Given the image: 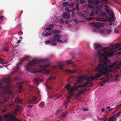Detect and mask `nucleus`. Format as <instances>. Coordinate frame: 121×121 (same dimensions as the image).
<instances>
[{
    "label": "nucleus",
    "mask_w": 121,
    "mask_h": 121,
    "mask_svg": "<svg viewBox=\"0 0 121 121\" xmlns=\"http://www.w3.org/2000/svg\"><path fill=\"white\" fill-rule=\"evenodd\" d=\"M94 45L95 50L97 51L99 56L100 61H101V59H102L103 57H109L113 56L114 52L117 50H116V48L114 46L115 44L112 45L113 48L111 49L110 50L107 51H106V48H103L100 45L94 43Z\"/></svg>",
    "instance_id": "1"
},
{
    "label": "nucleus",
    "mask_w": 121,
    "mask_h": 121,
    "mask_svg": "<svg viewBox=\"0 0 121 121\" xmlns=\"http://www.w3.org/2000/svg\"><path fill=\"white\" fill-rule=\"evenodd\" d=\"M96 69L97 71L99 73H96L94 76L91 77L90 78L91 80H94L96 79L99 78L101 76L104 75V72L103 71L100 63L99 64L97 68Z\"/></svg>",
    "instance_id": "2"
},
{
    "label": "nucleus",
    "mask_w": 121,
    "mask_h": 121,
    "mask_svg": "<svg viewBox=\"0 0 121 121\" xmlns=\"http://www.w3.org/2000/svg\"><path fill=\"white\" fill-rule=\"evenodd\" d=\"M104 58L103 62L105 66L108 67L109 69H112L115 66L116 64L114 63L112 64L111 62L108 59L109 57H103Z\"/></svg>",
    "instance_id": "3"
},
{
    "label": "nucleus",
    "mask_w": 121,
    "mask_h": 121,
    "mask_svg": "<svg viewBox=\"0 0 121 121\" xmlns=\"http://www.w3.org/2000/svg\"><path fill=\"white\" fill-rule=\"evenodd\" d=\"M16 116L13 115L11 112H9L7 114H5L4 115V118H9L10 119H12L15 121H21V120L19 118L16 119Z\"/></svg>",
    "instance_id": "4"
},
{
    "label": "nucleus",
    "mask_w": 121,
    "mask_h": 121,
    "mask_svg": "<svg viewBox=\"0 0 121 121\" xmlns=\"http://www.w3.org/2000/svg\"><path fill=\"white\" fill-rule=\"evenodd\" d=\"M100 58L99 59V62L101 65V67L104 73V74L105 75H108L109 72H112L113 70L112 69H108L107 68L105 67L102 61V59H101V61H100Z\"/></svg>",
    "instance_id": "5"
},
{
    "label": "nucleus",
    "mask_w": 121,
    "mask_h": 121,
    "mask_svg": "<svg viewBox=\"0 0 121 121\" xmlns=\"http://www.w3.org/2000/svg\"><path fill=\"white\" fill-rule=\"evenodd\" d=\"M37 63V61L36 59H33L32 61L29 63L26 67V70L28 71H30L31 70V68L35 65Z\"/></svg>",
    "instance_id": "6"
},
{
    "label": "nucleus",
    "mask_w": 121,
    "mask_h": 121,
    "mask_svg": "<svg viewBox=\"0 0 121 121\" xmlns=\"http://www.w3.org/2000/svg\"><path fill=\"white\" fill-rule=\"evenodd\" d=\"M89 24L91 26H94L95 28L97 29L99 28V27H103L105 25L104 23L99 22L94 23V22H92L89 23Z\"/></svg>",
    "instance_id": "7"
},
{
    "label": "nucleus",
    "mask_w": 121,
    "mask_h": 121,
    "mask_svg": "<svg viewBox=\"0 0 121 121\" xmlns=\"http://www.w3.org/2000/svg\"><path fill=\"white\" fill-rule=\"evenodd\" d=\"M62 35L60 34H56L54 36V39L56 40V41L58 43H62L64 42L62 41V40H60V38L62 37Z\"/></svg>",
    "instance_id": "8"
},
{
    "label": "nucleus",
    "mask_w": 121,
    "mask_h": 121,
    "mask_svg": "<svg viewBox=\"0 0 121 121\" xmlns=\"http://www.w3.org/2000/svg\"><path fill=\"white\" fill-rule=\"evenodd\" d=\"M56 40L53 39L50 40L45 41V43L46 44H50L51 45H55L56 44V43L55 42Z\"/></svg>",
    "instance_id": "9"
},
{
    "label": "nucleus",
    "mask_w": 121,
    "mask_h": 121,
    "mask_svg": "<svg viewBox=\"0 0 121 121\" xmlns=\"http://www.w3.org/2000/svg\"><path fill=\"white\" fill-rule=\"evenodd\" d=\"M72 63L71 60H67L64 62L60 63L59 64V66H60V67L61 68H62V66L63 65H65L69 64H72Z\"/></svg>",
    "instance_id": "10"
},
{
    "label": "nucleus",
    "mask_w": 121,
    "mask_h": 121,
    "mask_svg": "<svg viewBox=\"0 0 121 121\" xmlns=\"http://www.w3.org/2000/svg\"><path fill=\"white\" fill-rule=\"evenodd\" d=\"M84 76H79L77 78V81L78 82V83H82L81 82V80L82 79H84L85 80H86V78Z\"/></svg>",
    "instance_id": "11"
},
{
    "label": "nucleus",
    "mask_w": 121,
    "mask_h": 121,
    "mask_svg": "<svg viewBox=\"0 0 121 121\" xmlns=\"http://www.w3.org/2000/svg\"><path fill=\"white\" fill-rule=\"evenodd\" d=\"M9 99V96L7 95L5 96H4L3 98V103H5V102L8 101Z\"/></svg>",
    "instance_id": "12"
},
{
    "label": "nucleus",
    "mask_w": 121,
    "mask_h": 121,
    "mask_svg": "<svg viewBox=\"0 0 121 121\" xmlns=\"http://www.w3.org/2000/svg\"><path fill=\"white\" fill-rule=\"evenodd\" d=\"M20 65L19 64V63H18L17 64L16 66L14 69V71H13L12 73V74L13 73L15 72L19 68Z\"/></svg>",
    "instance_id": "13"
},
{
    "label": "nucleus",
    "mask_w": 121,
    "mask_h": 121,
    "mask_svg": "<svg viewBox=\"0 0 121 121\" xmlns=\"http://www.w3.org/2000/svg\"><path fill=\"white\" fill-rule=\"evenodd\" d=\"M116 50H121V46L118 44H116L114 45Z\"/></svg>",
    "instance_id": "14"
},
{
    "label": "nucleus",
    "mask_w": 121,
    "mask_h": 121,
    "mask_svg": "<svg viewBox=\"0 0 121 121\" xmlns=\"http://www.w3.org/2000/svg\"><path fill=\"white\" fill-rule=\"evenodd\" d=\"M105 78H102L101 80H103V83H105L106 82H108V78H107L105 79Z\"/></svg>",
    "instance_id": "15"
},
{
    "label": "nucleus",
    "mask_w": 121,
    "mask_h": 121,
    "mask_svg": "<svg viewBox=\"0 0 121 121\" xmlns=\"http://www.w3.org/2000/svg\"><path fill=\"white\" fill-rule=\"evenodd\" d=\"M99 2L98 0H94L93 4H95L96 5L98 6L99 4Z\"/></svg>",
    "instance_id": "16"
},
{
    "label": "nucleus",
    "mask_w": 121,
    "mask_h": 121,
    "mask_svg": "<svg viewBox=\"0 0 121 121\" xmlns=\"http://www.w3.org/2000/svg\"><path fill=\"white\" fill-rule=\"evenodd\" d=\"M21 108L19 107L15 109V111L16 112H20L21 111Z\"/></svg>",
    "instance_id": "17"
},
{
    "label": "nucleus",
    "mask_w": 121,
    "mask_h": 121,
    "mask_svg": "<svg viewBox=\"0 0 121 121\" xmlns=\"http://www.w3.org/2000/svg\"><path fill=\"white\" fill-rule=\"evenodd\" d=\"M49 66L48 65H40V67L43 69H46Z\"/></svg>",
    "instance_id": "18"
},
{
    "label": "nucleus",
    "mask_w": 121,
    "mask_h": 121,
    "mask_svg": "<svg viewBox=\"0 0 121 121\" xmlns=\"http://www.w3.org/2000/svg\"><path fill=\"white\" fill-rule=\"evenodd\" d=\"M34 80L36 82H42V80L41 79H38V78H35Z\"/></svg>",
    "instance_id": "19"
},
{
    "label": "nucleus",
    "mask_w": 121,
    "mask_h": 121,
    "mask_svg": "<svg viewBox=\"0 0 121 121\" xmlns=\"http://www.w3.org/2000/svg\"><path fill=\"white\" fill-rule=\"evenodd\" d=\"M39 105L41 106V107H43L44 106V103L43 102H40V103L39 104Z\"/></svg>",
    "instance_id": "20"
},
{
    "label": "nucleus",
    "mask_w": 121,
    "mask_h": 121,
    "mask_svg": "<svg viewBox=\"0 0 121 121\" xmlns=\"http://www.w3.org/2000/svg\"><path fill=\"white\" fill-rule=\"evenodd\" d=\"M70 84H67L65 87L66 89H67L68 91L70 90L69 87H70Z\"/></svg>",
    "instance_id": "21"
},
{
    "label": "nucleus",
    "mask_w": 121,
    "mask_h": 121,
    "mask_svg": "<svg viewBox=\"0 0 121 121\" xmlns=\"http://www.w3.org/2000/svg\"><path fill=\"white\" fill-rule=\"evenodd\" d=\"M103 4L102 2L101 1H99V4H98V6L100 7H103Z\"/></svg>",
    "instance_id": "22"
},
{
    "label": "nucleus",
    "mask_w": 121,
    "mask_h": 121,
    "mask_svg": "<svg viewBox=\"0 0 121 121\" xmlns=\"http://www.w3.org/2000/svg\"><path fill=\"white\" fill-rule=\"evenodd\" d=\"M22 86L21 85H19V86L18 88L19 92H21L22 91Z\"/></svg>",
    "instance_id": "23"
},
{
    "label": "nucleus",
    "mask_w": 121,
    "mask_h": 121,
    "mask_svg": "<svg viewBox=\"0 0 121 121\" xmlns=\"http://www.w3.org/2000/svg\"><path fill=\"white\" fill-rule=\"evenodd\" d=\"M48 79L51 80H54L56 79L55 76H52L51 77H50L48 78Z\"/></svg>",
    "instance_id": "24"
},
{
    "label": "nucleus",
    "mask_w": 121,
    "mask_h": 121,
    "mask_svg": "<svg viewBox=\"0 0 121 121\" xmlns=\"http://www.w3.org/2000/svg\"><path fill=\"white\" fill-rule=\"evenodd\" d=\"M16 42L15 43H14L13 42V40H12L11 41H12V42H13L15 44H17V43H20V42L21 41L20 40H19V41H17V40L16 39Z\"/></svg>",
    "instance_id": "25"
},
{
    "label": "nucleus",
    "mask_w": 121,
    "mask_h": 121,
    "mask_svg": "<svg viewBox=\"0 0 121 121\" xmlns=\"http://www.w3.org/2000/svg\"><path fill=\"white\" fill-rule=\"evenodd\" d=\"M69 3L68 2H64L63 4V6H65L68 5Z\"/></svg>",
    "instance_id": "26"
},
{
    "label": "nucleus",
    "mask_w": 121,
    "mask_h": 121,
    "mask_svg": "<svg viewBox=\"0 0 121 121\" xmlns=\"http://www.w3.org/2000/svg\"><path fill=\"white\" fill-rule=\"evenodd\" d=\"M55 33H60L61 32V31L60 30H58L57 29L55 30L54 31Z\"/></svg>",
    "instance_id": "27"
},
{
    "label": "nucleus",
    "mask_w": 121,
    "mask_h": 121,
    "mask_svg": "<svg viewBox=\"0 0 121 121\" xmlns=\"http://www.w3.org/2000/svg\"><path fill=\"white\" fill-rule=\"evenodd\" d=\"M121 112H118L116 114H115V115H114V116L115 117H119V116L120 115V114L121 113Z\"/></svg>",
    "instance_id": "28"
},
{
    "label": "nucleus",
    "mask_w": 121,
    "mask_h": 121,
    "mask_svg": "<svg viewBox=\"0 0 121 121\" xmlns=\"http://www.w3.org/2000/svg\"><path fill=\"white\" fill-rule=\"evenodd\" d=\"M76 9L78 10H79V4L78 3H77L76 4Z\"/></svg>",
    "instance_id": "29"
},
{
    "label": "nucleus",
    "mask_w": 121,
    "mask_h": 121,
    "mask_svg": "<svg viewBox=\"0 0 121 121\" xmlns=\"http://www.w3.org/2000/svg\"><path fill=\"white\" fill-rule=\"evenodd\" d=\"M4 18V17L3 15H0V21L3 20V19Z\"/></svg>",
    "instance_id": "30"
},
{
    "label": "nucleus",
    "mask_w": 121,
    "mask_h": 121,
    "mask_svg": "<svg viewBox=\"0 0 121 121\" xmlns=\"http://www.w3.org/2000/svg\"><path fill=\"white\" fill-rule=\"evenodd\" d=\"M86 3V2L85 0H80V3L81 4H84Z\"/></svg>",
    "instance_id": "31"
},
{
    "label": "nucleus",
    "mask_w": 121,
    "mask_h": 121,
    "mask_svg": "<svg viewBox=\"0 0 121 121\" xmlns=\"http://www.w3.org/2000/svg\"><path fill=\"white\" fill-rule=\"evenodd\" d=\"M16 100L19 103L21 102L22 101L19 98H17V99H16Z\"/></svg>",
    "instance_id": "32"
},
{
    "label": "nucleus",
    "mask_w": 121,
    "mask_h": 121,
    "mask_svg": "<svg viewBox=\"0 0 121 121\" xmlns=\"http://www.w3.org/2000/svg\"><path fill=\"white\" fill-rule=\"evenodd\" d=\"M88 82H86L85 83H84V84L83 85V87H85L86 86H87V84H88Z\"/></svg>",
    "instance_id": "33"
},
{
    "label": "nucleus",
    "mask_w": 121,
    "mask_h": 121,
    "mask_svg": "<svg viewBox=\"0 0 121 121\" xmlns=\"http://www.w3.org/2000/svg\"><path fill=\"white\" fill-rule=\"evenodd\" d=\"M9 49V47L8 46H7L6 47H5L4 49L6 51H8Z\"/></svg>",
    "instance_id": "34"
},
{
    "label": "nucleus",
    "mask_w": 121,
    "mask_h": 121,
    "mask_svg": "<svg viewBox=\"0 0 121 121\" xmlns=\"http://www.w3.org/2000/svg\"><path fill=\"white\" fill-rule=\"evenodd\" d=\"M51 33H47L45 35L46 37H47L48 36H49L51 35Z\"/></svg>",
    "instance_id": "35"
},
{
    "label": "nucleus",
    "mask_w": 121,
    "mask_h": 121,
    "mask_svg": "<svg viewBox=\"0 0 121 121\" xmlns=\"http://www.w3.org/2000/svg\"><path fill=\"white\" fill-rule=\"evenodd\" d=\"M67 71L69 72H70L72 73H75L76 72V71H75L70 70H68Z\"/></svg>",
    "instance_id": "36"
},
{
    "label": "nucleus",
    "mask_w": 121,
    "mask_h": 121,
    "mask_svg": "<svg viewBox=\"0 0 121 121\" xmlns=\"http://www.w3.org/2000/svg\"><path fill=\"white\" fill-rule=\"evenodd\" d=\"M114 32L116 33H118L119 32V31L117 29L115 28L114 30Z\"/></svg>",
    "instance_id": "37"
},
{
    "label": "nucleus",
    "mask_w": 121,
    "mask_h": 121,
    "mask_svg": "<svg viewBox=\"0 0 121 121\" xmlns=\"http://www.w3.org/2000/svg\"><path fill=\"white\" fill-rule=\"evenodd\" d=\"M88 6L90 8L92 9L94 8L93 6L90 4H88Z\"/></svg>",
    "instance_id": "38"
},
{
    "label": "nucleus",
    "mask_w": 121,
    "mask_h": 121,
    "mask_svg": "<svg viewBox=\"0 0 121 121\" xmlns=\"http://www.w3.org/2000/svg\"><path fill=\"white\" fill-rule=\"evenodd\" d=\"M94 18V17H90L88 18L87 20H92Z\"/></svg>",
    "instance_id": "39"
},
{
    "label": "nucleus",
    "mask_w": 121,
    "mask_h": 121,
    "mask_svg": "<svg viewBox=\"0 0 121 121\" xmlns=\"http://www.w3.org/2000/svg\"><path fill=\"white\" fill-rule=\"evenodd\" d=\"M4 61H4L2 59L0 58V62L2 63L3 64H4L5 63H6V62L4 63Z\"/></svg>",
    "instance_id": "40"
},
{
    "label": "nucleus",
    "mask_w": 121,
    "mask_h": 121,
    "mask_svg": "<svg viewBox=\"0 0 121 121\" xmlns=\"http://www.w3.org/2000/svg\"><path fill=\"white\" fill-rule=\"evenodd\" d=\"M71 89L73 91H76V89L75 87L74 86H73L72 87Z\"/></svg>",
    "instance_id": "41"
},
{
    "label": "nucleus",
    "mask_w": 121,
    "mask_h": 121,
    "mask_svg": "<svg viewBox=\"0 0 121 121\" xmlns=\"http://www.w3.org/2000/svg\"><path fill=\"white\" fill-rule=\"evenodd\" d=\"M88 2L91 4H93L94 0H88Z\"/></svg>",
    "instance_id": "42"
},
{
    "label": "nucleus",
    "mask_w": 121,
    "mask_h": 121,
    "mask_svg": "<svg viewBox=\"0 0 121 121\" xmlns=\"http://www.w3.org/2000/svg\"><path fill=\"white\" fill-rule=\"evenodd\" d=\"M65 9V10L66 11H69V8L67 7H66Z\"/></svg>",
    "instance_id": "43"
},
{
    "label": "nucleus",
    "mask_w": 121,
    "mask_h": 121,
    "mask_svg": "<svg viewBox=\"0 0 121 121\" xmlns=\"http://www.w3.org/2000/svg\"><path fill=\"white\" fill-rule=\"evenodd\" d=\"M112 31V30L111 29H109L107 30V33L109 34Z\"/></svg>",
    "instance_id": "44"
},
{
    "label": "nucleus",
    "mask_w": 121,
    "mask_h": 121,
    "mask_svg": "<svg viewBox=\"0 0 121 121\" xmlns=\"http://www.w3.org/2000/svg\"><path fill=\"white\" fill-rule=\"evenodd\" d=\"M75 15V13L73 11L72 12V15H71V16H72L71 17L73 18V17H74V16Z\"/></svg>",
    "instance_id": "45"
},
{
    "label": "nucleus",
    "mask_w": 121,
    "mask_h": 121,
    "mask_svg": "<svg viewBox=\"0 0 121 121\" xmlns=\"http://www.w3.org/2000/svg\"><path fill=\"white\" fill-rule=\"evenodd\" d=\"M67 15V13L66 12L63 13V17H65Z\"/></svg>",
    "instance_id": "46"
},
{
    "label": "nucleus",
    "mask_w": 121,
    "mask_h": 121,
    "mask_svg": "<svg viewBox=\"0 0 121 121\" xmlns=\"http://www.w3.org/2000/svg\"><path fill=\"white\" fill-rule=\"evenodd\" d=\"M105 9L106 10V12L107 13H108L109 14L110 13V11L108 9L106 8Z\"/></svg>",
    "instance_id": "47"
},
{
    "label": "nucleus",
    "mask_w": 121,
    "mask_h": 121,
    "mask_svg": "<svg viewBox=\"0 0 121 121\" xmlns=\"http://www.w3.org/2000/svg\"><path fill=\"white\" fill-rule=\"evenodd\" d=\"M48 27L50 28L53 27H54V25L53 24H51L49 25Z\"/></svg>",
    "instance_id": "48"
},
{
    "label": "nucleus",
    "mask_w": 121,
    "mask_h": 121,
    "mask_svg": "<svg viewBox=\"0 0 121 121\" xmlns=\"http://www.w3.org/2000/svg\"><path fill=\"white\" fill-rule=\"evenodd\" d=\"M74 5V4L73 3H71L69 4V6L71 7H72Z\"/></svg>",
    "instance_id": "49"
},
{
    "label": "nucleus",
    "mask_w": 121,
    "mask_h": 121,
    "mask_svg": "<svg viewBox=\"0 0 121 121\" xmlns=\"http://www.w3.org/2000/svg\"><path fill=\"white\" fill-rule=\"evenodd\" d=\"M108 121H113V118L112 117L109 118Z\"/></svg>",
    "instance_id": "50"
},
{
    "label": "nucleus",
    "mask_w": 121,
    "mask_h": 121,
    "mask_svg": "<svg viewBox=\"0 0 121 121\" xmlns=\"http://www.w3.org/2000/svg\"><path fill=\"white\" fill-rule=\"evenodd\" d=\"M59 22L60 23H64V20L62 19H60V21Z\"/></svg>",
    "instance_id": "51"
},
{
    "label": "nucleus",
    "mask_w": 121,
    "mask_h": 121,
    "mask_svg": "<svg viewBox=\"0 0 121 121\" xmlns=\"http://www.w3.org/2000/svg\"><path fill=\"white\" fill-rule=\"evenodd\" d=\"M86 79V82H88V83H89L90 82L92 81L93 80H91V79Z\"/></svg>",
    "instance_id": "52"
},
{
    "label": "nucleus",
    "mask_w": 121,
    "mask_h": 121,
    "mask_svg": "<svg viewBox=\"0 0 121 121\" xmlns=\"http://www.w3.org/2000/svg\"><path fill=\"white\" fill-rule=\"evenodd\" d=\"M24 60H22V59L21 60V61H20V62H19V64H20V65H21L22 62L24 61Z\"/></svg>",
    "instance_id": "53"
},
{
    "label": "nucleus",
    "mask_w": 121,
    "mask_h": 121,
    "mask_svg": "<svg viewBox=\"0 0 121 121\" xmlns=\"http://www.w3.org/2000/svg\"><path fill=\"white\" fill-rule=\"evenodd\" d=\"M69 91H70V93L71 94L73 93V91L71 89H70V90Z\"/></svg>",
    "instance_id": "54"
},
{
    "label": "nucleus",
    "mask_w": 121,
    "mask_h": 121,
    "mask_svg": "<svg viewBox=\"0 0 121 121\" xmlns=\"http://www.w3.org/2000/svg\"><path fill=\"white\" fill-rule=\"evenodd\" d=\"M50 70H48L46 71L45 73H46L48 74L50 72Z\"/></svg>",
    "instance_id": "55"
},
{
    "label": "nucleus",
    "mask_w": 121,
    "mask_h": 121,
    "mask_svg": "<svg viewBox=\"0 0 121 121\" xmlns=\"http://www.w3.org/2000/svg\"><path fill=\"white\" fill-rule=\"evenodd\" d=\"M93 13H91L89 14V16H92L93 15Z\"/></svg>",
    "instance_id": "56"
},
{
    "label": "nucleus",
    "mask_w": 121,
    "mask_h": 121,
    "mask_svg": "<svg viewBox=\"0 0 121 121\" xmlns=\"http://www.w3.org/2000/svg\"><path fill=\"white\" fill-rule=\"evenodd\" d=\"M83 110L84 111H87L88 110V109L86 108H84L83 109Z\"/></svg>",
    "instance_id": "57"
},
{
    "label": "nucleus",
    "mask_w": 121,
    "mask_h": 121,
    "mask_svg": "<svg viewBox=\"0 0 121 121\" xmlns=\"http://www.w3.org/2000/svg\"><path fill=\"white\" fill-rule=\"evenodd\" d=\"M47 30H50L51 28L49 27H46L45 28Z\"/></svg>",
    "instance_id": "58"
},
{
    "label": "nucleus",
    "mask_w": 121,
    "mask_h": 121,
    "mask_svg": "<svg viewBox=\"0 0 121 121\" xmlns=\"http://www.w3.org/2000/svg\"><path fill=\"white\" fill-rule=\"evenodd\" d=\"M72 96V95L71 94L70 95L69 97H66V98L69 99H70V98Z\"/></svg>",
    "instance_id": "59"
},
{
    "label": "nucleus",
    "mask_w": 121,
    "mask_h": 121,
    "mask_svg": "<svg viewBox=\"0 0 121 121\" xmlns=\"http://www.w3.org/2000/svg\"><path fill=\"white\" fill-rule=\"evenodd\" d=\"M32 105H27V107L28 108H32Z\"/></svg>",
    "instance_id": "60"
},
{
    "label": "nucleus",
    "mask_w": 121,
    "mask_h": 121,
    "mask_svg": "<svg viewBox=\"0 0 121 121\" xmlns=\"http://www.w3.org/2000/svg\"><path fill=\"white\" fill-rule=\"evenodd\" d=\"M70 15H69H69H68L67 16V17L66 18H67V19H69V18H70Z\"/></svg>",
    "instance_id": "61"
},
{
    "label": "nucleus",
    "mask_w": 121,
    "mask_h": 121,
    "mask_svg": "<svg viewBox=\"0 0 121 121\" xmlns=\"http://www.w3.org/2000/svg\"><path fill=\"white\" fill-rule=\"evenodd\" d=\"M69 22V21L68 20H65V22L66 24H67Z\"/></svg>",
    "instance_id": "62"
},
{
    "label": "nucleus",
    "mask_w": 121,
    "mask_h": 121,
    "mask_svg": "<svg viewBox=\"0 0 121 121\" xmlns=\"http://www.w3.org/2000/svg\"><path fill=\"white\" fill-rule=\"evenodd\" d=\"M75 87L76 88V90H77L78 89V88H79V85H77L76 87Z\"/></svg>",
    "instance_id": "63"
},
{
    "label": "nucleus",
    "mask_w": 121,
    "mask_h": 121,
    "mask_svg": "<svg viewBox=\"0 0 121 121\" xmlns=\"http://www.w3.org/2000/svg\"><path fill=\"white\" fill-rule=\"evenodd\" d=\"M35 100L34 99H32L30 100V101L32 102H34Z\"/></svg>",
    "instance_id": "64"
}]
</instances>
